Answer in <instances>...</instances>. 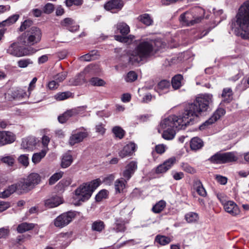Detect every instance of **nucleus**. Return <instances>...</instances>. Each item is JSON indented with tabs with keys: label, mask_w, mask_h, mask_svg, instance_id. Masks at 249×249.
Listing matches in <instances>:
<instances>
[{
	"label": "nucleus",
	"mask_w": 249,
	"mask_h": 249,
	"mask_svg": "<svg viewBox=\"0 0 249 249\" xmlns=\"http://www.w3.org/2000/svg\"><path fill=\"white\" fill-rule=\"evenodd\" d=\"M213 102L212 94L199 95L193 103L185 105L181 115L178 116L171 115L161 120L158 128L159 132L168 128L184 129L186 126L192 124L196 118L206 112Z\"/></svg>",
	"instance_id": "f257e3e1"
},
{
	"label": "nucleus",
	"mask_w": 249,
	"mask_h": 249,
	"mask_svg": "<svg viewBox=\"0 0 249 249\" xmlns=\"http://www.w3.org/2000/svg\"><path fill=\"white\" fill-rule=\"evenodd\" d=\"M160 45V41L148 38L140 40L133 49L127 52L129 64L134 66L143 64L157 53Z\"/></svg>",
	"instance_id": "f03ea898"
},
{
	"label": "nucleus",
	"mask_w": 249,
	"mask_h": 249,
	"mask_svg": "<svg viewBox=\"0 0 249 249\" xmlns=\"http://www.w3.org/2000/svg\"><path fill=\"white\" fill-rule=\"evenodd\" d=\"M239 27L237 35L244 39H249V0L245 2L239 9L236 16Z\"/></svg>",
	"instance_id": "7ed1b4c3"
},
{
	"label": "nucleus",
	"mask_w": 249,
	"mask_h": 249,
	"mask_svg": "<svg viewBox=\"0 0 249 249\" xmlns=\"http://www.w3.org/2000/svg\"><path fill=\"white\" fill-rule=\"evenodd\" d=\"M100 179L98 178L81 184L74 191L73 198L78 200V202L75 204L80 205L81 202L89 200L93 192L100 185Z\"/></svg>",
	"instance_id": "20e7f679"
},
{
	"label": "nucleus",
	"mask_w": 249,
	"mask_h": 249,
	"mask_svg": "<svg viewBox=\"0 0 249 249\" xmlns=\"http://www.w3.org/2000/svg\"><path fill=\"white\" fill-rule=\"evenodd\" d=\"M41 36V30L37 27H32L18 37V43L25 46L31 47V46L40 42Z\"/></svg>",
	"instance_id": "39448f33"
},
{
	"label": "nucleus",
	"mask_w": 249,
	"mask_h": 249,
	"mask_svg": "<svg viewBox=\"0 0 249 249\" xmlns=\"http://www.w3.org/2000/svg\"><path fill=\"white\" fill-rule=\"evenodd\" d=\"M40 181V177L37 173L30 174L26 178L18 182V185L23 193L28 192L32 189Z\"/></svg>",
	"instance_id": "423d86ee"
},
{
	"label": "nucleus",
	"mask_w": 249,
	"mask_h": 249,
	"mask_svg": "<svg viewBox=\"0 0 249 249\" xmlns=\"http://www.w3.org/2000/svg\"><path fill=\"white\" fill-rule=\"evenodd\" d=\"M36 51L37 50L33 47L19 46L17 43L11 44L7 50L8 53L17 57L31 55Z\"/></svg>",
	"instance_id": "0eeeda50"
},
{
	"label": "nucleus",
	"mask_w": 249,
	"mask_h": 249,
	"mask_svg": "<svg viewBox=\"0 0 249 249\" xmlns=\"http://www.w3.org/2000/svg\"><path fill=\"white\" fill-rule=\"evenodd\" d=\"M116 26L117 31L122 35H115L114 36L115 40L121 42L130 44L134 38V36L133 35L125 36L130 32V28L128 25L124 22H120L117 24Z\"/></svg>",
	"instance_id": "6e6552de"
},
{
	"label": "nucleus",
	"mask_w": 249,
	"mask_h": 249,
	"mask_svg": "<svg viewBox=\"0 0 249 249\" xmlns=\"http://www.w3.org/2000/svg\"><path fill=\"white\" fill-rule=\"evenodd\" d=\"M237 160L238 157L234 152L217 153L209 159L212 162L220 164L235 161Z\"/></svg>",
	"instance_id": "1a4fd4ad"
},
{
	"label": "nucleus",
	"mask_w": 249,
	"mask_h": 249,
	"mask_svg": "<svg viewBox=\"0 0 249 249\" xmlns=\"http://www.w3.org/2000/svg\"><path fill=\"white\" fill-rule=\"evenodd\" d=\"M75 217V214L71 212L65 213L57 216L54 220L55 227L62 228L68 225Z\"/></svg>",
	"instance_id": "9d476101"
},
{
	"label": "nucleus",
	"mask_w": 249,
	"mask_h": 249,
	"mask_svg": "<svg viewBox=\"0 0 249 249\" xmlns=\"http://www.w3.org/2000/svg\"><path fill=\"white\" fill-rule=\"evenodd\" d=\"M226 113V110L223 108H218L213 113V115L207 121H206L202 125L200 126L201 129H204L205 127L212 124Z\"/></svg>",
	"instance_id": "9b49d317"
},
{
	"label": "nucleus",
	"mask_w": 249,
	"mask_h": 249,
	"mask_svg": "<svg viewBox=\"0 0 249 249\" xmlns=\"http://www.w3.org/2000/svg\"><path fill=\"white\" fill-rule=\"evenodd\" d=\"M88 135L85 129L83 131H73L69 139V143L71 145L81 142Z\"/></svg>",
	"instance_id": "f8f14e48"
},
{
	"label": "nucleus",
	"mask_w": 249,
	"mask_h": 249,
	"mask_svg": "<svg viewBox=\"0 0 249 249\" xmlns=\"http://www.w3.org/2000/svg\"><path fill=\"white\" fill-rule=\"evenodd\" d=\"M225 211L232 216H236L240 213L237 205L232 201H228L223 203Z\"/></svg>",
	"instance_id": "ddd939ff"
},
{
	"label": "nucleus",
	"mask_w": 249,
	"mask_h": 249,
	"mask_svg": "<svg viewBox=\"0 0 249 249\" xmlns=\"http://www.w3.org/2000/svg\"><path fill=\"white\" fill-rule=\"evenodd\" d=\"M194 18V17L190 12H186L180 16L179 20L184 25L191 26L200 21L199 18Z\"/></svg>",
	"instance_id": "4468645a"
},
{
	"label": "nucleus",
	"mask_w": 249,
	"mask_h": 249,
	"mask_svg": "<svg viewBox=\"0 0 249 249\" xmlns=\"http://www.w3.org/2000/svg\"><path fill=\"white\" fill-rule=\"evenodd\" d=\"M123 6L124 2L122 0H111L105 4L104 7L108 11L115 13L120 11Z\"/></svg>",
	"instance_id": "2eb2a0df"
},
{
	"label": "nucleus",
	"mask_w": 249,
	"mask_h": 249,
	"mask_svg": "<svg viewBox=\"0 0 249 249\" xmlns=\"http://www.w3.org/2000/svg\"><path fill=\"white\" fill-rule=\"evenodd\" d=\"M136 148L137 146L134 143L129 142L119 152V156L121 158L130 156L136 151Z\"/></svg>",
	"instance_id": "dca6fc26"
},
{
	"label": "nucleus",
	"mask_w": 249,
	"mask_h": 249,
	"mask_svg": "<svg viewBox=\"0 0 249 249\" xmlns=\"http://www.w3.org/2000/svg\"><path fill=\"white\" fill-rule=\"evenodd\" d=\"M14 134L9 131H0V144L2 145L11 143L15 141Z\"/></svg>",
	"instance_id": "f3484780"
},
{
	"label": "nucleus",
	"mask_w": 249,
	"mask_h": 249,
	"mask_svg": "<svg viewBox=\"0 0 249 249\" xmlns=\"http://www.w3.org/2000/svg\"><path fill=\"white\" fill-rule=\"evenodd\" d=\"M137 169V162L132 161L127 164L125 170L123 173V176L124 178L128 180Z\"/></svg>",
	"instance_id": "a211bd4d"
},
{
	"label": "nucleus",
	"mask_w": 249,
	"mask_h": 249,
	"mask_svg": "<svg viewBox=\"0 0 249 249\" xmlns=\"http://www.w3.org/2000/svg\"><path fill=\"white\" fill-rule=\"evenodd\" d=\"M60 24L62 26L65 27L70 31L73 32L77 31L79 28L73 19L70 18H67L62 20Z\"/></svg>",
	"instance_id": "6ab92c4d"
},
{
	"label": "nucleus",
	"mask_w": 249,
	"mask_h": 249,
	"mask_svg": "<svg viewBox=\"0 0 249 249\" xmlns=\"http://www.w3.org/2000/svg\"><path fill=\"white\" fill-rule=\"evenodd\" d=\"M62 203L61 197L57 195L53 196L44 201V205L48 208L56 207Z\"/></svg>",
	"instance_id": "aec40b11"
},
{
	"label": "nucleus",
	"mask_w": 249,
	"mask_h": 249,
	"mask_svg": "<svg viewBox=\"0 0 249 249\" xmlns=\"http://www.w3.org/2000/svg\"><path fill=\"white\" fill-rule=\"evenodd\" d=\"M16 191L19 193H23L20 189L18 185V182L16 184H12L9 186L3 192H0V198H6L13 194Z\"/></svg>",
	"instance_id": "412c9836"
},
{
	"label": "nucleus",
	"mask_w": 249,
	"mask_h": 249,
	"mask_svg": "<svg viewBox=\"0 0 249 249\" xmlns=\"http://www.w3.org/2000/svg\"><path fill=\"white\" fill-rule=\"evenodd\" d=\"M16 160V157L14 155L5 154L0 157V163L2 162L9 167H14Z\"/></svg>",
	"instance_id": "4be33fe9"
},
{
	"label": "nucleus",
	"mask_w": 249,
	"mask_h": 249,
	"mask_svg": "<svg viewBox=\"0 0 249 249\" xmlns=\"http://www.w3.org/2000/svg\"><path fill=\"white\" fill-rule=\"evenodd\" d=\"M36 144V141L34 137H28L22 140L21 146L24 149L32 150Z\"/></svg>",
	"instance_id": "5701e85b"
},
{
	"label": "nucleus",
	"mask_w": 249,
	"mask_h": 249,
	"mask_svg": "<svg viewBox=\"0 0 249 249\" xmlns=\"http://www.w3.org/2000/svg\"><path fill=\"white\" fill-rule=\"evenodd\" d=\"M222 102L229 103L231 102L233 99V92L231 88H224L221 95Z\"/></svg>",
	"instance_id": "b1692460"
},
{
	"label": "nucleus",
	"mask_w": 249,
	"mask_h": 249,
	"mask_svg": "<svg viewBox=\"0 0 249 249\" xmlns=\"http://www.w3.org/2000/svg\"><path fill=\"white\" fill-rule=\"evenodd\" d=\"M127 181V180L124 178L117 179L114 183L116 192L117 193L123 192L124 189L126 188Z\"/></svg>",
	"instance_id": "393cba45"
},
{
	"label": "nucleus",
	"mask_w": 249,
	"mask_h": 249,
	"mask_svg": "<svg viewBox=\"0 0 249 249\" xmlns=\"http://www.w3.org/2000/svg\"><path fill=\"white\" fill-rule=\"evenodd\" d=\"M126 222L121 218H116L114 224L113 230L116 232H123L126 230L125 224Z\"/></svg>",
	"instance_id": "a878e982"
},
{
	"label": "nucleus",
	"mask_w": 249,
	"mask_h": 249,
	"mask_svg": "<svg viewBox=\"0 0 249 249\" xmlns=\"http://www.w3.org/2000/svg\"><path fill=\"white\" fill-rule=\"evenodd\" d=\"M203 146V141L198 137H194L190 141V147L193 150H197L201 148Z\"/></svg>",
	"instance_id": "bb28decb"
},
{
	"label": "nucleus",
	"mask_w": 249,
	"mask_h": 249,
	"mask_svg": "<svg viewBox=\"0 0 249 249\" xmlns=\"http://www.w3.org/2000/svg\"><path fill=\"white\" fill-rule=\"evenodd\" d=\"M170 87V83L169 81L166 80H163L160 81L157 86L156 87V89L159 93H160L162 91L164 92H167L168 89Z\"/></svg>",
	"instance_id": "cd10ccee"
},
{
	"label": "nucleus",
	"mask_w": 249,
	"mask_h": 249,
	"mask_svg": "<svg viewBox=\"0 0 249 249\" xmlns=\"http://www.w3.org/2000/svg\"><path fill=\"white\" fill-rule=\"evenodd\" d=\"M183 79V76L181 74H177L172 79V85L175 89H178L182 86Z\"/></svg>",
	"instance_id": "c85d7f7f"
},
{
	"label": "nucleus",
	"mask_w": 249,
	"mask_h": 249,
	"mask_svg": "<svg viewBox=\"0 0 249 249\" xmlns=\"http://www.w3.org/2000/svg\"><path fill=\"white\" fill-rule=\"evenodd\" d=\"M47 152V149H42L39 152L34 153L32 158V162L35 164L38 163L46 156Z\"/></svg>",
	"instance_id": "c756f323"
},
{
	"label": "nucleus",
	"mask_w": 249,
	"mask_h": 249,
	"mask_svg": "<svg viewBox=\"0 0 249 249\" xmlns=\"http://www.w3.org/2000/svg\"><path fill=\"white\" fill-rule=\"evenodd\" d=\"M35 225L33 223H22L18 225L17 231L19 233H23L34 228Z\"/></svg>",
	"instance_id": "7c9ffc66"
},
{
	"label": "nucleus",
	"mask_w": 249,
	"mask_h": 249,
	"mask_svg": "<svg viewBox=\"0 0 249 249\" xmlns=\"http://www.w3.org/2000/svg\"><path fill=\"white\" fill-rule=\"evenodd\" d=\"M138 20L146 26L152 24L153 21L150 16L148 14H143L138 17Z\"/></svg>",
	"instance_id": "2f4dec72"
},
{
	"label": "nucleus",
	"mask_w": 249,
	"mask_h": 249,
	"mask_svg": "<svg viewBox=\"0 0 249 249\" xmlns=\"http://www.w3.org/2000/svg\"><path fill=\"white\" fill-rule=\"evenodd\" d=\"M185 219L189 223H196L198 221V214L195 212H189L185 215Z\"/></svg>",
	"instance_id": "473e14b6"
},
{
	"label": "nucleus",
	"mask_w": 249,
	"mask_h": 249,
	"mask_svg": "<svg viewBox=\"0 0 249 249\" xmlns=\"http://www.w3.org/2000/svg\"><path fill=\"white\" fill-rule=\"evenodd\" d=\"M19 15L15 14L9 17L7 19L0 23V27L9 26L15 23L18 19Z\"/></svg>",
	"instance_id": "72a5a7b5"
},
{
	"label": "nucleus",
	"mask_w": 249,
	"mask_h": 249,
	"mask_svg": "<svg viewBox=\"0 0 249 249\" xmlns=\"http://www.w3.org/2000/svg\"><path fill=\"white\" fill-rule=\"evenodd\" d=\"M73 161L71 155L66 154H65L61 160V166L62 168H65L71 165Z\"/></svg>",
	"instance_id": "f704fd0d"
},
{
	"label": "nucleus",
	"mask_w": 249,
	"mask_h": 249,
	"mask_svg": "<svg viewBox=\"0 0 249 249\" xmlns=\"http://www.w3.org/2000/svg\"><path fill=\"white\" fill-rule=\"evenodd\" d=\"M171 239L167 236L158 235L156 236L155 241L161 246H165L171 242Z\"/></svg>",
	"instance_id": "c9c22d12"
},
{
	"label": "nucleus",
	"mask_w": 249,
	"mask_h": 249,
	"mask_svg": "<svg viewBox=\"0 0 249 249\" xmlns=\"http://www.w3.org/2000/svg\"><path fill=\"white\" fill-rule=\"evenodd\" d=\"M175 134L176 132L175 128H168V129L163 130L162 134V137L165 140H170L175 137Z\"/></svg>",
	"instance_id": "e433bc0d"
},
{
	"label": "nucleus",
	"mask_w": 249,
	"mask_h": 249,
	"mask_svg": "<svg viewBox=\"0 0 249 249\" xmlns=\"http://www.w3.org/2000/svg\"><path fill=\"white\" fill-rule=\"evenodd\" d=\"M166 202L163 200H160L152 208V211L156 213L161 212L165 208Z\"/></svg>",
	"instance_id": "4c0bfd02"
},
{
	"label": "nucleus",
	"mask_w": 249,
	"mask_h": 249,
	"mask_svg": "<svg viewBox=\"0 0 249 249\" xmlns=\"http://www.w3.org/2000/svg\"><path fill=\"white\" fill-rule=\"evenodd\" d=\"M112 132L116 137L122 139L125 134V131L120 126H116L112 128Z\"/></svg>",
	"instance_id": "58836bf2"
},
{
	"label": "nucleus",
	"mask_w": 249,
	"mask_h": 249,
	"mask_svg": "<svg viewBox=\"0 0 249 249\" xmlns=\"http://www.w3.org/2000/svg\"><path fill=\"white\" fill-rule=\"evenodd\" d=\"M105 228L104 222L101 220L94 222L92 225V229L93 231L101 232Z\"/></svg>",
	"instance_id": "ea45409f"
},
{
	"label": "nucleus",
	"mask_w": 249,
	"mask_h": 249,
	"mask_svg": "<svg viewBox=\"0 0 249 249\" xmlns=\"http://www.w3.org/2000/svg\"><path fill=\"white\" fill-rule=\"evenodd\" d=\"M196 191L197 194L203 197H205L207 195L206 191L203 187L202 183L199 181L196 183Z\"/></svg>",
	"instance_id": "a19ab883"
},
{
	"label": "nucleus",
	"mask_w": 249,
	"mask_h": 249,
	"mask_svg": "<svg viewBox=\"0 0 249 249\" xmlns=\"http://www.w3.org/2000/svg\"><path fill=\"white\" fill-rule=\"evenodd\" d=\"M89 82L93 86H103L106 84L103 79L98 77H93L90 79Z\"/></svg>",
	"instance_id": "79ce46f5"
},
{
	"label": "nucleus",
	"mask_w": 249,
	"mask_h": 249,
	"mask_svg": "<svg viewBox=\"0 0 249 249\" xmlns=\"http://www.w3.org/2000/svg\"><path fill=\"white\" fill-rule=\"evenodd\" d=\"M180 167L181 169L184 171L190 173V174H194L196 173V171L194 168L192 167L187 163L183 162L181 164Z\"/></svg>",
	"instance_id": "37998d69"
},
{
	"label": "nucleus",
	"mask_w": 249,
	"mask_h": 249,
	"mask_svg": "<svg viewBox=\"0 0 249 249\" xmlns=\"http://www.w3.org/2000/svg\"><path fill=\"white\" fill-rule=\"evenodd\" d=\"M63 173L62 172H59L55 173L52 175L49 180V184L53 185L54 184L57 180L62 177Z\"/></svg>",
	"instance_id": "c03bdc74"
},
{
	"label": "nucleus",
	"mask_w": 249,
	"mask_h": 249,
	"mask_svg": "<svg viewBox=\"0 0 249 249\" xmlns=\"http://www.w3.org/2000/svg\"><path fill=\"white\" fill-rule=\"evenodd\" d=\"M71 95V93L69 91L60 92L55 95V98L58 101L65 100Z\"/></svg>",
	"instance_id": "a18cd8bd"
},
{
	"label": "nucleus",
	"mask_w": 249,
	"mask_h": 249,
	"mask_svg": "<svg viewBox=\"0 0 249 249\" xmlns=\"http://www.w3.org/2000/svg\"><path fill=\"white\" fill-rule=\"evenodd\" d=\"M166 149V146L163 144L157 145L155 147V151H152V155L154 157L155 152L158 154H162L165 152Z\"/></svg>",
	"instance_id": "49530a36"
},
{
	"label": "nucleus",
	"mask_w": 249,
	"mask_h": 249,
	"mask_svg": "<svg viewBox=\"0 0 249 249\" xmlns=\"http://www.w3.org/2000/svg\"><path fill=\"white\" fill-rule=\"evenodd\" d=\"M177 161V159L175 157H172L166 160L163 162V163L167 168L168 170H169L171 167L176 163Z\"/></svg>",
	"instance_id": "de8ad7c7"
},
{
	"label": "nucleus",
	"mask_w": 249,
	"mask_h": 249,
	"mask_svg": "<svg viewBox=\"0 0 249 249\" xmlns=\"http://www.w3.org/2000/svg\"><path fill=\"white\" fill-rule=\"evenodd\" d=\"M33 62L30 59H23L19 60L18 62V66L20 68H24L27 67L30 64H32Z\"/></svg>",
	"instance_id": "09e8293b"
},
{
	"label": "nucleus",
	"mask_w": 249,
	"mask_h": 249,
	"mask_svg": "<svg viewBox=\"0 0 249 249\" xmlns=\"http://www.w3.org/2000/svg\"><path fill=\"white\" fill-rule=\"evenodd\" d=\"M65 3L67 6L71 7L72 5L81 6L83 3V0H66Z\"/></svg>",
	"instance_id": "8fccbe9b"
},
{
	"label": "nucleus",
	"mask_w": 249,
	"mask_h": 249,
	"mask_svg": "<svg viewBox=\"0 0 249 249\" xmlns=\"http://www.w3.org/2000/svg\"><path fill=\"white\" fill-rule=\"evenodd\" d=\"M138 75L135 71H130L127 73L125 79L126 82H132L135 81Z\"/></svg>",
	"instance_id": "3c124183"
},
{
	"label": "nucleus",
	"mask_w": 249,
	"mask_h": 249,
	"mask_svg": "<svg viewBox=\"0 0 249 249\" xmlns=\"http://www.w3.org/2000/svg\"><path fill=\"white\" fill-rule=\"evenodd\" d=\"M107 196V191L106 190L100 191L96 196L95 199L97 201H100L103 198H106Z\"/></svg>",
	"instance_id": "603ef678"
},
{
	"label": "nucleus",
	"mask_w": 249,
	"mask_h": 249,
	"mask_svg": "<svg viewBox=\"0 0 249 249\" xmlns=\"http://www.w3.org/2000/svg\"><path fill=\"white\" fill-rule=\"evenodd\" d=\"M18 160L19 163L25 167H27L29 164V158L27 155H20Z\"/></svg>",
	"instance_id": "864d4df0"
},
{
	"label": "nucleus",
	"mask_w": 249,
	"mask_h": 249,
	"mask_svg": "<svg viewBox=\"0 0 249 249\" xmlns=\"http://www.w3.org/2000/svg\"><path fill=\"white\" fill-rule=\"evenodd\" d=\"M71 183V180L70 178H64L62 179L58 184V187L61 188H64L66 187L69 186Z\"/></svg>",
	"instance_id": "5fc2aeb1"
},
{
	"label": "nucleus",
	"mask_w": 249,
	"mask_h": 249,
	"mask_svg": "<svg viewBox=\"0 0 249 249\" xmlns=\"http://www.w3.org/2000/svg\"><path fill=\"white\" fill-rule=\"evenodd\" d=\"M167 171V168H166L164 164L163 163L157 167L155 169V173L158 174H163L166 172Z\"/></svg>",
	"instance_id": "6e6d98bb"
},
{
	"label": "nucleus",
	"mask_w": 249,
	"mask_h": 249,
	"mask_svg": "<svg viewBox=\"0 0 249 249\" xmlns=\"http://www.w3.org/2000/svg\"><path fill=\"white\" fill-rule=\"evenodd\" d=\"M9 229L8 227H3L0 229V239L6 238L9 234Z\"/></svg>",
	"instance_id": "4d7b16f0"
},
{
	"label": "nucleus",
	"mask_w": 249,
	"mask_h": 249,
	"mask_svg": "<svg viewBox=\"0 0 249 249\" xmlns=\"http://www.w3.org/2000/svg\"><path fill=\"white\" fill-rule=\"evenodd\" d=\"M25 94V92H23L22 91L17 90L12 92L11 96L14 99H20L23 97Z\"/></svg>",
	"instance_id": "13d9d810"
},
{
	"label": "nucleus",
	"mask_w": 249,
	"mask_h": 249,
	"mask_svg": "<svg viewBox=\"0 0 249 249\" xmlns=\"http://www.w3.org/2000/svg\"><path fill=\"white\" fill-rule=\"evenodd\" d=\"M78 113V110L77 108H73L70 110H68L64 112V116L66 115V117L69 119L70 117L75 116Z\"/></svg>",
	"instance_id": "bf43d9fd"
},
{
	"label": "nucleus",
	"mask_w": 249,
	"mask_h": 249,
	"mask_svg": "<svg viewBox=\"0 0 249 249\" xmlns=\"http://www.w3.org/2000/svg\"><path fill=\"white\" fill-rule=\"evenodd\" d=\"M54 10V5L50 3L46 4L43 9V11L46 14H50L53 12Z\"/></svg>",
	"instance_id": "052dcab7"
},
{
	"label": "nucleus",
	"mask_w": 249,
	"mask_h": 249,
	"mask_svg": "<svg viewBox=\"0 0 249 249\" xmlns=\"http://www.w3.org/2000/svg\"><path fill=\"white\" fill-rule=\"evenodd\" d=\"M115 178L114 174H110L106 177L103 179V182L107 185H110Z\"/></svg>",
	"instance_id": "680f3d73"
},
{
	"label": "nucleus",
	"mask_w": 249,
	"mask_h": 249,
	"mask_svg": "<svg viewBox=\"0 0 249 249\" xmlns=\"http://www.w3.org/2000/svg\"><path fill=\"white\" fill-rule=\"evenodd\" d=\"M67 76V72L64 71L60 73H58L57 75L55 76V80L57 81V82H62L64 79H65Z\"/></svg>",
	"instance_id": "e2e57ef3"
},
{
	"label": "nucleus",
	"mask_w": 249,
	"mask_h": 249,
	"mask_svg": "<svg viewBox=\"0 0 249 249\" xmlns=\"http://www.w3.org/2000/svg\"><path fill=\"white\" fill-rule=\"evenodd\" d=\"M172 174L173 178L176 180H180L184 177L183 173L181 172H173Z\"/></svg>",
	"instance_id": "0e129e2a"
},
{
	"label": "nucleus",
	"mask_w": 249,
	"mask_h": 249,
	"mask_svg": "<svg viewBox=\"0 0 249 249\" xmlns=\"http://www.w3.org/2000/svg\"><path fill=\"white\" fill-rule=\"evenodd\" d=\"M94 57L93 54L87 53L81 56L79 59L81 61H89L92 60Z\"/></svg>",
	"instance_id": "69168bd1"
},
{
	"label": "nucleus",
	"mask_w": 249,
	"mask_h": 249,
	"mask_svg": "<svg viewBox=\"0 0 249 249\" xmlns=\"http://www.w3.org/2000/svg\"><path fill=\"white\" fill-rule=\"evenodd\" d=\"M215 178L217 182L222 185H225L227 182V178L225 177L220 175H216Z\"/></svg>",
	"instance_id": "338daca9"
},
{
	"label": "nucleus",
	"mask_w": 249,
	"mask_h": 249,
	"mask_svg": "<svg viewBox=\"0 0 249 249\" xmlns=\"http://www.w3.org/2000/svg\"><path fill=\"white\" fill-rule=\"evenodd\" d=\"M32 24V21L30 20H25L20 27V30L21 31H23L25 30L27 27L30 26Z\"/></svg>",
	"instance_id": "774afa93"
}]
</instances>
